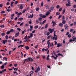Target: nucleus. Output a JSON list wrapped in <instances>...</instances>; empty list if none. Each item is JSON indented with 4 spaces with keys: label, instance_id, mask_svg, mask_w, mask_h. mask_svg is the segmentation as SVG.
<instances>
[{
    "label": "nucleus",
    "instance_id": "obj_29",
    "mask_svg": "<svg viewBox=\"0 0 76 76\" xmlns=\"http://www.w3.org/2000/svg\"><path fill=\"white\" fill-rule=\"evenodd\" d=\"M34 28H35V29H37L38 28V26H35L34 27Z\"/></svg>",
    "mask_w": 76,
    "mask_h": 76
},
{
    "label": "nucleus",
    "instance_id": "obj_5",
    "mask_svg": "<svg viewBox=\"0 0 76 76\" xmlns=\"http://www.w3.org/2000/svg\"><path fill=\"white\" fill-rule=\"evenodd\" d=\"M2 43L4 44H5L7 42V40L4 39L2 40Z\"/></svg>",
    "mask_w": 76,
    "mask_h": 76
},
{
    "label": "nucleus",
    "instance_id": "obj_51",
    "mask_svg": "<svg viewBox=\"0 0 76 76\" xmlns=\"http://www.w3.org/2000/svg\"><path fill=\"white\" fill-rule=\"evenodd\" d=\"M18 68H14V70H15V71H17V70H18Z\"/></svg>",
    "mask_w": 76,
    "mask_h": 76
},
{
    "label": "nucleus",
    "instance_id": "obj_27",
    "mask_svg": "<svg viewBox=\"0 0 76 76\" xmlns=\"http://www.w3.org/2000/svg\"><path fill=\"white\" fill-rule=\"evenodd\" d=\"M36 23L37 24L38 23H39V20H38V19L36 20Z\"/></svg>",
    "mask_w": 76,
    "mask_h": 76
},
{
    "label": "nucleus",
    "instance_id": "obj_60",
    "mask_svg": "<svg viewBox=\"0 0 76 76\" xmlns=\"http://www.w3.org/2000/svg\"><path fill=\"white\" fill-rule=\"evenodd\" d=\"M33 28V26H30V29H32Z\"/></svg>",
    "mask_w": 76,
    "mask_h": 76
},
{
    "label": "nucleus",
    "instance_id": "obj_17",
    "mask_svg": "<svg viewBox=\"0 0 76 76\" xmlns=\"http://www.w3.org/2000/svg\"><path fill=\"white\" fill-rule=\"evenodd\" d=\"M48 28V24H46L45 25V29H47Z\"/></svg>",
    "mask_w": 76,
    "mask_h": 76
},
{
    "label": "nucleus",
    "instance_id": "obj_36",
    "mask_svg": "<svg viewBox=\"0 0 76 76\" xmlns=\"http://www.w3.org/2000/svg\"><path fill=\"white\" fill-rule=\"evenodd\" d=\"M59 25L60 26H63V24L61 23H60L59 24Z\"/></svg>",
    "mask_w": 76,
    "mask_h": 76
},
{
    "label": "nucleus",
    "instance_id": "obj_41",
    "mask_svg": "<svg viewBox=\"0 0 76 76\" xmlns=\"http://www.w3.org/2000/svg\"><path fill=\"white\" fill-rule=\"evenodd\" d=\"M1 69H3L4 68V65H3L1 66Z\"/></svg>",
    "mask_w": 76,
    "mask_h": 76
},
{
    "label": "nucleus",
    "instance_id": "obj_44",
    "mask_svg": "<svg viewBox=\"0 0 76 76\" xmlns=\"http://www.w3.org/2000/svg\"><path fill=\"white\" fill-rule=\"evenodd\" d=\"M60 14V13L59 12H57L56 13V15H59Z\"/></svg>",
    "mask_w": 76,
    "mask_h": 76
},
{
    "label": "nucleus",
    "instance_id": "obj_34",
    "mask_svg": "<svg viewBox=\"0 0 76 76\" xmlns=\"http://www.w3.org/2000/svg\"><path fill=\"white\" fill-rule=\"evenodd\" d=\"M66 10V9H64L63 11V12H62V14L63 15V14H64V13H65V11Z\"/></svg>",
    "mask_w": 76,
    "mask_h": 76
},
{
    "label": "nucleus",
    "instance_id": "obj_59",
    "mask_svg": "<svg viewBox=\"0 0 76 76\" xmlns=\"http://www.w3.org/2000/svg\"><path fill=\"white\" fill-rule=\"evenodd\" d=\"M59 7H60V6L58 5H57L56 7L57 9H58V8Z\"/></svg>",
    "mask_w": 76,
    "mask_h": 76
},
{
    "label": "nucleus",
    "instance_id": "obj_21",
    "mask_svg": "<svg viewBox=\"0 0 76 76\" xmlns=\"http://www.w3.org/2000/svg\"><path fill=\"white\" fill-rule=\"evenodd\" d=\"M42 57L43 58V59L45 60V56L44 55H43L42 56Z\"/></svg>",
    "mask_w": 76,
    "mask_h": 76
},
{
    "label": "nucleus",
    "instance_id": "obj_8",
    "mask_svg": "<svg viewBox=\"0 0 76 76\" xmlns=\"http://www.w3.org/2000/svg\"><path fill=\"white\" fill-rule=\"evenodd\" d=\"M28 61H32L33 60V59H32V58L31 57H29L28 58Z\"/></svg>",
    "mask_w": 76,
    "mask_h": 76
},
{
    "label": "nucleus",
    "instance_id": "obj_3",
    "mask_svg": "<svg viewBox=\"0 0 76 76\" xmlns=\"http://www.w3.org/2000/svg\"><path fill=\"white\" fill-rule=\"evenodd\" d=\"M18 6L20 7L19 8L20 9H23V6H22V4H20L18 5Z\"/></svg>",
    "mask_w": 76,
    "mask_h": 76
},
{
    "label": "nucleus",
    "instance_id": "obj_49",
    "mask_svg": "<svg viewBox=\"0 0 76 76\" xmlns=\"http://www.w3.org/2000/svg\"><path fill=\"white\" fill-rule=\"evenodd\" d=\"M5 38L6 39H8V36L6 35L5 36Z\"/></svg>",
    "mask_w": 76,
    "mask_h": 76
},
{
    "label": "nucleus",
    "instance_id": "obj_39",
    "mask_svg": "<svg viewBox=\"0 0 76 76\" xmlns=\"http://www.w3.org/2000/svg\"><path fill=\"white\" fill-rule=\"evenodd\" d=\"M31 72H32V73L30 74V75H29L30 76H31V75H32V74H33V73H34V71H31Z\"/></svg>",
    "mask_w": 76,
    "mask_h": 76
},
{
    "label": "nucleus",
    "instance_id": "obj_22",
    "mask_svg": "<svg viewBox=\"0 0 76 76\" xmlns=\"http://www.w3.org/2000/svg\"><path fill=\"white\" fill-rule=\"evenodd\" d=\"M72 38L73 39V40H72V41H75V39L76 40V37H72Z\"/></svg>",
    "mask_w": 76,
    "mask_h": 76
},
{
    "label": "nucleus",
    "instance_id": "obj_1",
    "mask_svg": "<svg viewBox=\"0 0 76 76\" xmlns=\"http://www.w3.org/2000/svg\"><path fill=\"white\" fill-rule=\"evenodd\" d=\"M54 36L52 38V39L53 40L55 39V41H56L57 39V36L56 35V34H54Z\"/></svg>",
    "mask_w": 76,
    "mask_h": 76
},
{
    "label": "nucleus",
    "instance_id": "obj_35",
    "mask_svg": "<svg viewBox=\"0 0 76 76\" xmlns=\"http://www.w3.org/2000/svg\"><path fill=\"white\" fill-rule=\"evenodd\" d=\"M62 23H63V24H65L66 23V20H64L62 21Z\"/></svg>",
    "mask_w": 76,
    "mask_h": 76
},
{
    "label": "nucleus",
    "instance_id": "obj_63",
    "mask_svg": "<svg viewBox=\"0 0 76 76\" xmlns=\"http://www.w3.org/2000/svg\"><path fill=\"white\" fill-rule=\"evenodd\" d=\"M48 48H50V44L49 43H48Z\"/></svg>",
    "mask_w": 76,
    "mask_h": 76
},
{
    "label": "nucleus",
    "instance_id": "obj_12",
    "mask_svg": "<svg viewBox=\"0 0 76 76\" xmlns=\"http://www.w3.org/2000/svg\"><path fill=\"white\" fill-rule=\"evenodd\" d=\"M50 12H49V11H48V12L46 13L45 14L46 16H48V15L50 14Z\"/></svg>",
    "mask_w": 76,
    "mask_h": 76
},
{
    "label": "nucleus",
    "instance_id": "obj_32",
    "mask_svg": "<svg viewBox=\"0 0 76 76\" xmlns=\"http://www.w3.org/2000/svg\"><path fill=\"white\" fill-rule=\"evenodd\" d=\"M5 35V33H3L1 34V35L2 37H3L4 35Z\"/></svg>",
    "mask_w": 76,
    "mask_h": 76
},
{
    "label": "nucleus",
    "instance_id": "obj_13",
    "mask_svg": "<svg viewBox=\"0 0 76 76\" xmlns=\"http://www.w3.org/2000/svg\"><path fill=\"white\" fill-rule=\"evenodd\" d=\"M10 31H8L6 32V34L7 35H9V34H10Z\"/></svg>",
    "mask_w": 76,
    "mask_h": 76
},
{
    "label": "nucleus",
    "instance_id": "obj_11",
    "mask_svg": "<svg viewBox=\"0 0 76 76\" xmlns=\"http://www.w3.org/2000/svg\"><path fill=\"white\" fill-rule=\"evenodd\" d=\"M19 32L16 33L15 35V37H17L18 36H19Z\"/></svg>",
    "mask_w": 76,
    "mask_h": 76
},
{
    "label": "nucleus",
    "instance_id": "obj_7",
    "mask_svg": "<svg viewBox=\"0 0 76 76\" xmlns=\"http://www.w3.org/2000/svg\"><path fill=\"white\" fill-rule=\"evenodd\" d=\"M54 9V7H51L50 8V10L49 11V12H51V10H53Z\"/></svg>",
    "mask_w": 76,
    "mask_h": 76
},
{
    "label": "nucleus",
    "instance_id": "obj_9",
    "mask_svg": "<svg viewBox=\"0 0 76 76\" xmlns=\"http://www.w3.org/2000/svg\"><path fill=\"white\" fill-rule=\"evenodd\" d=\"M62 46V44H60V43H58L57 44V47L58 48L59 47H61Z\"/></svg>",
    "mask_w": 76,
    "mask_h": 76
},
{
    "label": "nucleus",
    "instance_id": "obj_28",
    "mask_svg": "<svg viewBox=\"0 0 76 76\" xmlns=\"http://www.w3.org/2000/svg\"><path fill=\"white\" fill-rule=\"evenodd\" d=\"M63 10V8L62 7H61L58 10L59 12H60V11H61V10Z\"/></svg>",
    "mask_w": 76,
    "mask_h": 76
},
{
    "label": "nucleus",
    "instance_id": "obj_38",
    "mask_svg": "<svg viewBox=\"0 0 76 76\" xmlns=\"http://www.w3.org/2000/svg\"><path fill=\"white\" fill-rule=\"evenodd\" d=\"M50 35V32H47V33L46 34L47 36H48Z\"/></svg>",
    "mask_w": 76,
    "mask_h": 76
},
{
    "label": "nucleus",
    "instance_id": "obj_40",
    "mask_svg": "<svg viewBox=\"0 0 76 76\" xmlns=\"http://www.w3.org/2000/svg\"><path fill=\"white\" fill-rule=\"evenodd\" d=\"M74 31V29H71L70 30V32H73V31Z\"/></svg>",
    "mask_w": 76,
    "mask_h": 76
},
{
    "label": "nucleus",
    "instance_id": "obj_37",
    "mask_svg": "<svg viewBox=\"0 0 76 76\" xmlns=\"http://www.w3.org/2000/svg\"><path fill=\"white\" fill-rule=\"evenodd\" d=\"M42 18H46V15H43L42 16Z\"/></svg>",
    "mask_w": 76,
    "mask_h": 76
},
{
    "label": "nucleus",
    "instance_id": "obj_52",
    "mask_svg": "<svg viewBox=\"0 0 76 76\" xmlns=\"http://www.w3.org/2000/svg\"><path fill=\"white\" fill-rule=\"evenodd\" d=\"M30 16L31 18H33V16H34V15L33 14H32V15H30Z\"/></svg>",
    "mask_w": 76,
    "mask_h": 76
},
{
    "label": "nucleus",
    "instance_id": "obj_10",
    "mask_svg": "<svg viewBox=\"0 0 76 76\" xmlns=\"http://www.w3.org/2000/svg\"><path fill=\"white\" fill-rule=\"evenodd\" d=\"M45 7L46 9H49V6H48V5H47L45 4Z\"/></svg>",
    "mask_w": 76,
    "mask_h": 76
},
{
    "label": "nucleus",
    "instance_id": "obj_42",
    "mask_svg": "<svg viewBox=\"0 0 76 76\" xmlns=\"http://www.w3.org/2000/svg\"><path fill=\"white\" fill-rule=\"evenodd\" d=\"M39 10V8L38 7L36 8V11H38Z\"/></svg>",
    "mask_w": 76,
    "mask_h": 76
},
{
    "label": "nucleus",
    "instance_id": "obj_24",
    "mask_svg": "<svg viewBox=\"0 0 76 76\" xmlns=\"http://www.w3.org/2000/svg\"><path fill=\"white\" fill-rule=\"evenodd\" d=\"M45 22H46V20H45L43 21L42 24H44Z\"/></svg>",
    "mask_w": 76,
    "mask_h": 76
},
{
    "label": "nucleus",
    "instance_id": "obj_26",
    "mask_svg": "<svg viewBox=\"0 0 76 76\" xmlns=\"http://www.w3.org/2000/svg\"><path fill=\"white\" fill-rule=\"evenodd\" d=\"M38 20L39 21H41V20H42V18H41V17L39 18H38Z\"/></svg>",
    "mask_w": 76,
    "mask_h": 76
},
{
    "label": "nucleus",
    "instance_id": "obj_2",
    "mask_svg": "<svg viewBox=\"0 0 76 76\" xmlns=\"http://www.w3.org/2000/svg\"><path fill=\"white\" fill-rule=\"evenodd\" d=\"M48 30L49 32H50V34H51L53 32H54V29H52L51 28H48Z\"/></svg>",
    "mask_w": 76,
    "mask_h": 76
},
{
    "label": "nucleus",
    "instance_id": "obj_47",
    "mask_svg": "<svg viewBox=\"0 0 76 76\" xmlns=\"http://www.w3.org/2000/svg\"><path fill=\"white\" fill-rule=\"evenodd\" d=\"M73 42V40H72V39H71L69 40V42Z\"/></svg>",
    "mask_w": 76,
    "mask_h": 76
},
{
    "label": "nucleus",
    "instance_id": "obj_6",
    "mask_svg": "<svg viewBox=\"0 0 76 76\" xmlns=\"http://www.w3.org/2000/svg\"><path fill=\"white\" fill-rule=\"evenodd\" d=\"M52 23H53V24L52 25V26L53 27H54V26H56V22L52 21Z\"/></svg>",
    "mask_w": 76,
    "mask_h": 76
},
{
    "label": "nucleus",
    "instance_id": "obj_55",
    "mask_svg": "<svg viewBox=\"0 0 76 76\" xmlns=\"http://www.w3.org/2000/svg\"><path fill=\"white\" fill-rule=\"evenodd\" d=\"M25 12H26V10L25 9L22 12V13H24Z\"/></svg>",
    "mask_w": 76,
    "mask_h": 76
},
{
    "label": "nucleus",
    "instance_id": "obj_31",
    "mask_svg": "<svg viewBox=\"0 0 76 76\" xmlns=\"http://www.w3.org/2000/svg\"><path fill=\"white\" fill-rule=\"evenodd\" d=\"M25 60H26V63H28V62H29V60H28V58L27 59H25Z\"/></svg>",
    "mask_w": 76,
    "mask_h": 76
},
{
    "label": "nucleus",
    "instance_id": "obj_46",
    "mask_svg": "<svg viewBox=\"0 0 76 76\" xmlns=\"http://www.w3.org/2000/svg\"><path fill=\"white\" fill-rule=\"evenodd\" d=\"M5 13V11H2L1 12V13L2 14H3V13Z\"/></svg>",
    "mask_w": 76,
    "mask_h": 76
},
{
    "label": "nucleus",
    "instance_id": "obj_33",
    "mask_svg": "<svg viewBox=\"0 0 76 76\" xmlns=\"http://www.w3.org/2000/svg\"><path fill=\"white\" fill-rule=\"evenodd\" d=\"M30 37L31 38H32V37H33V34H32V33H31L30 34Z\"/></svg>",
    "mask_w": 76,
    "mask_h": 76
},
{
    "label": "nucleus",
    "instance_id": "obj_57",
    "mask_svg": "<svg viewBox=\"0 0 76 76\" xmlns=\"http://www.w3.org/2000/svg\"><path fill=\"white\" fill-rule=\"evenodd\" d=\"M4 27V25H2L0 26L1 28H3V27Z\"/></svg>",
    "mask_w": 76,
    "mask_h": 76
},
{
    "label": "nucleus",
    "instance_id": "obj_53",
    "mask_svg": "<svg viewBox=\"0 0 76 76\" xmlns=\"http://www.w3.org/2000/svg\"><path fill=\"white\" fill-rule=\"evenodd\" d=\"M71 35L70 34H69L68 35V37H69V38H70V37H71Z\"/></svg>",
    "mask_w": 76,
    "mask_h": 76
},
{
    "label": "nucleus",
    "instance_id": "obj_16",
    "mask_svg": "<svg viewBox=\"0 0 76 76\" xmlns=\"http://www.w3.org/2000/svg\"><path fill=\"white\" fill-rule=\"evenodd\" d=\"M66 6L68 7V6H71V4H70L67 3L66 4Z\"/></svg>",
    "mask_w": 76,
    "mask_h": 76
},
{
    "label": "nucleus",
    "instance_id": "obj_18",
    "mask_svg": "<svg viewBox=\"0 0 76 76\" xmlns=\"http://www.w3.org/2000/svg\"><path fill=\"white\" fill-rule=\"evenodd\" d=\"M10 32H15V30L13 29H12L10 30Z\"/></svg>",
    "mask_w": 76,
    "mask_h": 76
},
{
    "label": "nucleus",
    "instance_id": "obj_4",
    "mask_svg": "<svg viewBox=\"0 0 76 76\" xmlns=\"http://www.w3.org/2000/svg\"><path fill=\"white\" fill-rule=\"evenodd\" d=\"M41 70V69L39 68V66H38L37 68V69L36 71H35V72H36V73H37L38 71H39Z\"/></svg>",
    "mask_w": 76,
    "mask_h": 76
},
{
    "label": "nucleus",
    "instance_id": "obj_48",
    "mask_svg": "<svg viewBox=\"0 0 76 76\" xmlns=\"http://www.w3.org/2000/svg\"><path fill=\"white\" fill-rule=\"evenodd\" d=\"M14 66H15V67H17V66H18V64H14Z\"/></svg>",
    "mask_w": 76,
    "mask_h": 76
},
{
    "label": "nucleus",
    "instance_id": "obj_58",
    "mask_svg": "<svg viewBox=\"0 0 76 76\" xmlns=\"http://www.w3.org/2000/svg\"><path fill=\"white\" fill-rule=\"evenodd\" d=\"M18 3V1H16L15 2L14 4H16Z\"/></svg>",
    "mask_w": 76,
    "mask_h": 76
},
{
    "label": "nucleus",
    "instance_id": "obj_19",
    "mask_svg": "<svg viewBox=\"0 0 76 76\" xmlns=\"http://www.w3.org/2000/svg\"><path fill=\"white\" fill-rule=\"evenodd\" d=\"M52 37V36H51V35H49V36H48L47 37V39H50V37Z\"/></svg>",
    "mask_w": 76,
    "mask_h": 76
},
{
    "label": "nucleus",
    "instance_id": "obj_54",
    "mask_svg": "<svg viewBox=\"0 0 76 76\" xmlns=\"http://www.w3.org/2000/svg\"><path fill=\"white\" fill-rule=\"evenodd\" d=\"M35 32V30H33L32 31V34H34Z\"/></svg>",
    "mask_w": 76,
    "mask_h": 76
},
{
    "label": "nucleus",
    "instance_id": "obj_15",
    "mask_svg": "<svg viewBox=\"0 0 76 76\" xmlns=\"http://www.w3.org/2000/svg\"><path fill=\"white\" fill-rule=\"evenodd\" d=\"M24 48H26V50H29V47H28V46H26L24 47Z\"/></svg>",
    "mask_w": 76,
    "mask_h": 76
},
{
    "label": "nucleus",
    "instance_id": "obj_56",
    "mask_svg": "<svg viewBox=\"0 0 76 76\" xmlns=\"http://www.w3.org/2000/svg\"><path fill=\"white\" fill-rule=\"evenodd\" d=\"M27 37H28V36H27V35H26L24 37V39H26V38H27Z\"/></svg>",
    "mask_w": 76,
    "mask_h": 76
},
{
    "label": "nucleus",
    "instance_id": "obj_61",
    "mask_svg": "<svg viewBox=\"0 0 76 76\" xmlns=\"http://www.w3.org/2000/svg\"><path fill=\"white\" fill-rule=\"evenodd\" d=\"M50 40H48L47 42V44H48V43L49 42H50Z\"/></svg>",
    "mask_w": 76,
    "mask_h": 76
},
{
    "label": "nucleus",
    "instance_id": "obj_25",
    "mask_svg": "<svg viewBox=\"0 0 76 76\" xmlns=\"http://www.w3.org/2000/svg\"><path fill=\"white\" fill-rule=\"evenodd\" d=\"M17 30L19 31H21V29H20V28H17Z\"/></svg>",
    "mask_w": 76,
    "mask_h": 76
},
{
    "label": "nucleus",
    "instance_id": "obj_62",
    "mask_svg": "<svg viewBox=\"0 0 76 76\" xmlns=\"http://www.w3.org/2000/svg\"><path fill=\"white\" fill-rule=\"evenodd\" d=\"M73 7L74 8H76V4L74 5Z\"/></svg>",
    "mask_w": 76,
    "mask_h": 76
},
{
    "label": "nucleus",
    "instance_id": "obj_30",
    "mask_svg": "<svg viewBox=\"0 0 76 76\" xmlns=\"http://www.w3.org/2000/svg\"><path fill=\"white\" fill-rule=\"evenodd\" d=\"M40 58V56L39 55H38L36 56V58L37 59L38 58Z\"/></svg>",
    "mask_w": 76,
    "mask_h": 76
},
{
    "label": "nucleus",
    "instance_id": "obj_64",
    "mask_svg": "<svg viewBox=\"0 0 76 76\" xmlns=\"http://www.w3.org/2000/svg\"><path fill=\"white\" fill-rule=\"evenodd\" d=\"M3 7V4H0V7Z\"/></svg>",
    "mask_w": 76,
    "mask_h": 76
},
{
    "label": "nucleus",
    "instance_id": "obj_23",
    "mask_svg": "<svg viewBox=\"0 0 76 76\" xmlns=\"http://www.w3.org/2000/svg\"><path fill=\"white\" fill-rule=\"evenodd\" d=\"M18 15H22V13L21 12H19L17 14Z\"/></svg>",
    "mask_w": 76,
    "mask_h": 76
},
{
    "label": "nucleus",
    "instance_id": "obj_14",
    "mask_svg": "<svg viewBox=\"0 0 76 76\" xmlns=\"http://www.w3.org/2000/svg\"><path fill=\"white\" fill-rule=\"evenodd\" d=\"M55 56H56V57H55L54 56L53 58H54V60H56L57 58V57H58V56H57V55H56Z\"/></svg>",
    "mask_w": 76,
    "mask_h": 76
},
{
    "label": "nucleus",
    "instance_id": "obj_43",
    "mask_svg": "<svg viewBox=\"0 0 76 76\" xmlns=\"http://www.w3.org/2000/svg\"><path fill=\"white\" fill-rule=\"evenodd\" d=\"M61 16H62V15H60L58 17V19H60V18H61Z\"/></svg>",
    "mask_w": 76,
    "mask_h": 76
},
{
    "label": "nucleus",
    "instance_id": "obj_45",
    "mask_svg": "<svg viewBox=\"0 0 76 76\" xmlns=\"http://www.w3.org/2000/svg\"><path fill=\"white\" fill-rule=\"evenodd\" d=\"M43 2H42L41 3V6L42 7V6H43Z\"/></svg>",
    "mask_w": 76,
    "mask_h": 76
},
{
    "label": "nucleus",
    "instance_id": "obj_50",
    "mask_svg": "<svg viewBox=\"0 0 76 76\" xmlns=\"http://www.w3.org/2000/svg\"><path fill=\"white\" fill-rule=\"evenodd\" d=\"M23 23H24L23 22L21 23V24H20V26H22V25H23Z\"/></svg>",
    "mask_w": 76,
    "mask_h": 76
},
{
    "label": "nucleus",
    "instance_id": "obj_20",
    "mask_svg": "<svg viewBox=\"0 0 76 76\" xmlns=\"http://www.w3.org/2000/svg\"><path fill=\"white\" fill-rule=\"evenodd\" d=\"M23 18H18V20H19L20 21L21 20H23Z\"/></svg>",
    "mask_w": 76,
    "mask_h": 76
}]
</instances>
